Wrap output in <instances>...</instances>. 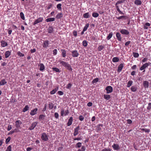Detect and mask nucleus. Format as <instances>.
Returning a JSON list of instances; mask_svg holds the SVG:
<instances>
[{"instance_id": "18", "label": "nucleus", "mask_w": 151, "mask_h": 151, "mask_svg": "<svg viewBox=\"0 0 151 151\" xmlns=\"http://www.w3.org/2000/svg\"><path fill=\"white\" fill-rule=\"evenodd\" d=\"M11 54V51H7L5 53V57L6 58H8Z\"/></svg>"}, {"instance_id": "26", "label": "nucleus", "mask_w": 151, "mask_h": 151, "mask_svg": "<svg viewBox=\"0 0 151 151\" xmlns=\"http://www.w3.org/2000/svg\"><path fill=\"white\" fill-rule=\"evenodd\" d=\"M115 6L116 9L117 11L119 12V13L121 14L124 15V13L122 12L121 11V10H120L119 9V6H117V5H115Z\"/></svg>"}, {"instance_id": "61", "label": "nucleus", "mask_w": 151, "mask_h": 151, "mask_svg": "<svg viewBox=\"0 0 151 151\" xmlns=\"http://www.w3.org/2000/svg\"><path fill=\"white\" fill-rule=\"evenodd\" d=\"M84 119V117L82 115H80L79 116V119L81 121H82Z\"/></svg>"}, {"instance_id": "6", "label": "nucleus", "mask_w": 151, "mask_h": 151, "mask_svg": "<svg viewBox=\"0 0 151 151\" xmlns=\"http://www.w3.org/2000/svg\"><path fill=\"white\" fill-rule=\"evenodd\" d=\"M22 122L20 120H17L15 122V126L17 129H20Z\"/></svg>"}, {"instance_id": "55", "label": "nucleus", "mask_w": 151, "mask_h": 151, "mask_svg": "<svg viewBox=\"0 0 151 151\" xmlns=\"http://www.w3.org/2000/svg\"><path fill=\"white\" fill-rule=\"evenodd\" d=\"M11 139V138L10 137H9L6 139L5 142L6 144L8 143L10 141Z\"/></svg>"}, {"instance_id": "11", "label": "nucleus", "mask_w": 151, "mask_h": 151, "mask_svg": "<svg viewBox=\"0 0 151 151\" xmlns=\"http://www.w3.org/2000/svg\"><path fill=\"white\" fill-rule=\"evenodd\" d=\"M79 130V127L78 126L77 127L74 129V131L73 133L74 136H76L79 133L78 131Z\"/></svg>"}, {"instance_id": "4", "label": "nucleus", "mask_w": 151, "mask_h": 151, "mask_svg": "<svg viewBox=\"0 0 151 151\" xmlns=\"http://www.w3.org/2000/svg\"><path fill=\"white\" fill-rule=\"evenodd\" d=\"M105 90L106 91V93H111L113 90L112 87L111 86H107L105 88Z\"/></svg>"}, {"instance_id": "43", "label": "nucleus", "mask_w": 151, "mask_h": 151, "mask_svg": "<svg viewBox=\"0 0 151 151\" xmlns=\"http://www.w3.org/2000/svg\"><path fill=\"white\" fill-rule=\"evenodd\" d=\"M83 45L85 47H86L88 45L87 42L85 40H83L82 42Z\"/></svg>"}, {"instance_id": "21", "label": "nucleus", "mask_w": 151, "mask_h": 151, "mask_svg": "<svg viewBox=\"0 0 151 151\" xmlns=\"http://www.w3.org/2000/svg\"><path fill=\"white\" fill-rule=\"evenodd\" d=\"M40 68L39 69L40 70L42 71H43L45 68L44 65L43 63H40Z\"/></svg>"}, {"instance_id": "9", "label": "nucleus", "mask_w": 151, "mask_h": 151, "mask_svg": "<svg viewBox=\"0 0 151 151\" xmlns=\"http://www.w3.org/2000/svg\"><path fill=\"white\" fill-rule=\"evenodd\" d=\"M112 147L114 150H118L120 149L119 145L116 144H114L112 146Z\"/></svg>"}, {"instance_id": "13", "label": "nucleus", "mask_w": 151, "mask_h": 151, "mask_svg": "<svg viewBox=\"0 0 151 151\" xmlns=\"http://www.w3.org/2000/svg\"><path fill=\"white\" fill-rule=\"evenodd\" d=\"M124 63H121L118 67L117 71L118 72H120L124 67Z\"/></svg>"}, {"instance_id": "56", "label": "nucleus", "mask_w": 151, "mask_h": 151, "mask_svg": "<svg viewBox=\"0 0 151 151\" xmlns=\"http://www.w3.org/2000/svg\"><path fill=\"white\" fill-rule=\"evenodd\" d=\"M12 147L11 145L9 146L7 148L6 151H11Z\"/></svg>"}, {"instance_id": "16", "label": "nucleus", "mask_w": 151, "mask_h": 151, "mask_svg": "<svg viewBox=\"0 0 151 151\" xmlns=\"http://www.w3.org/2000/svg\"><path fill=\"white\" fill-rule=\"evenodd\" d=\"M49 44V41L48 40L44 41L42 44L43 47L44 48H46L48 46Z\"/></svg>"}, {"instance_id": "46", "label": "nucleus", "mask_w": 151, "mask_h": 151, "mask_svg": "<svg viewBox=\"0 0 151 151\" xmlns=\"http://www.w3.org/2000/svg\"><path fill=\"white\" fill-rule=\"evenodd\" d=\"M90 39L91 40H93L94 41H96L97 40V39L96 37H95L93 36H91L90 37Z\"/></svg>"}, {"instance_id": "15", "label": "nucleus", "mask_w": 151, "mask_h": 151, "mask_svg": "<svg viewBox=\"0 0 151 151\" xmlns=\"http://www.w3.org/2000/svg\"><path fill=\"white\" fill-rule=\"evenodd\" d=\"M116 37L117 40L119 41H121L122 40V38L121 34L119 32H117L116 34Z\"/></svg>"}, {"instance_id": "24", "label": "nucleus", "mask_w": 151, "mask_h": 151, "mask_svg": "<svg viewBox=\"0 0 151 151\" xmlns=\"http://www.w3.org/2000/svg\"><path fill=\"white\" fill-rule=\"evenodd\" d=\"M116 18L118 19H120L122 18L124 19H126L128 18V17L126 16L123 15L116 17Z\"/></svg>"}, {"instance_id": "33", "label": "nucleus", "mask_w": 151, "mask_h": 151, "mask_svg": "<svg viewBox=\"0 0 151 151\" xmlns=\"http://www.w3.org/2000/svg\"><path fill=\"white\" fill-rule=\"evenodd\" d=\"M150 25V24L149 23H146L144 25V28L145 29H147L148 27H149Z\"/></svg>"}, {"instance_id": "35", "label": "nucleus", "mask_w": 151, "mask_h": 151, "mask_svg": "<svg viewBox=\"0 0 151 151\" xmlns=\"http://www.w3.org/2000/svg\"><path fill=\"white\" fill-rule=\"evenodd\" d=\"M104 48V46L102 45H99L98 47V50L99 51H101Z\"/></svg>"}, {"instance_id": "37", "label": "nucleus", "mask_w": 151, "mask_h": 151, "mask_svg": "<svg viewBox=\"0 0 151 151\" xmlns=\"http://www.w3.org/2000/svg\"><path fill=\"white\" fill-rule=\"evenodd\" d=\"M54 104L52 103H50L48 104L49 109L50 110L52 109L54 107Z\"/></svg>"}, {"instance_id": "48", "label": "nucleus", "mask_w": 151, "mask_h": 151, "mask_svg": "<svg viewBox=\"0 0 151 151\" xmlns=\"http://www.w3.org/2000/svg\"><path fill=\"white\" fill-rule=\"evenodd\" d=\"M45 116L43 114L40 115L39 116V119H44L45 117Z\"/></svg>"}, {"instance_id": "49", "label": "nucleus", "mask_w": 151, "mask_h": 151, "mask_svg": "<svg viewBox=\"0 0 151 151\" xmlns=\"http://www.w3.org/2000/svg\"><path fill=\"white\" fill-rule=\"evenodd\" d=\"M61 4H57V8L58 9L60 10H62L61 8Z\"/></svg>"}, {"instance_id": "8", "label": "nucleus", "mask_w": 151, "mask_h": 151, "mask_svg": "<svg viewBox=\"0 0 151 151\" xmlns=\"http://www.w3.org/2000/svg\"><path fill=\"white\" fill-rule=\"evenodd\" d=\"M72 53V56L73 57H77L79 55V53L78 52L77 50H73L71 52Z\"/></svg>"}, {"instance_id": "42", "label": "nucleus", "mask_w": 151, "mask_h": 151, "mask_svg": "<svg viewBox=\"0 0 151 151\" xmlns=\"http://www.w3.org/2000/svg\"><path fill=\"white\" fill-rule=\"evenodd\" d=\"M89 26V24L88 23H87L83 28V31H86L88 27Z\"/></svg>"}, {"instance_id": "64", "label": "nucleus", "mask_w": 151, "mask_h": 151, "mask_svg": "<svg viewBox=\"0 0 151 151\" xmlns=\"http://www.w3.org/2000/svg\"><path fill=\"white\" fill-rule=\"evenodd\" d=\"M111 150L109 149H106V148H105L103 149L102 150V151H111Z\"/></svg>"}, {"instance_id": "63", "label": "nucleus", "mask_w": 151, "mask_h": 151, "mask_svg": "<svg viewBox=\"0 0 151 151\" xmlns=\"http://www.w3.org/2000/svg\"><path fill=\"white\" fill-rule=\"evenodd\" d=\"M55 117L56 119H58L59 117V114L57 112H55L54 114Z\"/></svg>"}, {"instance_id": "19", "label": "nucleus", "mask_w": 151, "mask_h": 151, "mask_svg": "<svg viewBox=\"0 0 151 151\" xmlns=\"http://www.w3.org/2000/svg\"><path fill=\"white\" fill-rule=\"evenodd\" d=\"M37 111V109L35 108L33 109V110H32L30 112V114L32 115H35L36 113V112Z\"/></svg>"}, {"instance_id": "12", "label": "nucleus", "mask_w": 151, "mask_h": 151, "mask_svg": "<svg viewBox=\"0 0 151 151\" xmlns=\"http://www.w3.org/2000/svg\"><path fill=\"white\" fill-rule=\"evenodd\" d=\"M73 121V118L72 117H70L69 119L68 120V121L67 122V125L68 126H70L72 123Z\"/></svg>"}, {"instance_id": "57", "label": "nucleus", "mask_w": 151, "mask_h": 151, "mask_svg": "<svg viewBox=\"0 0 151 151\" xmlns=\"http://www.w3.org/2000/svg\"><path fill=\"white\" fill-rule=\"evenodd\" d=\"M147 109L148 110H150L151 109V103H149L148 104V106L147 107Z\"/></svg>"}, {"instance_id": "40", "label": "nucleus", "mask_w": 151, "mask_h": 151, "mask_svg": "<svg viewBox=\"0 0 151 151\" xmlns=\"http://www.w3.org/2000/svg\"><path fill=\"white\" fill-rule=\"evenodd\" d=\"M92 16L93 17L96 18L99 16V14L97 13L93 12L92 13Z\"/></svg>"}, {"instance_id": "2", "label": "nucleus", "mask_w": 151, "mask_h": 151, "mask_svg": "<svg viewBox=\"0 0 151 151\" xmlns=\"http://www.w3.org/2000/svg\"><path fill=\"white\" fill-rule=\"evenodd\" d=\"M41 138L44 141H47L48 139V136L46 133H44L42 134Z\"/></svg>"}, {"instance_id": "7", "label": "nucleus", "mask_w": 151, "mask_h": 151, "mask_svg": "<svg viewBox=\"0 0 151 151\" xmlns=\"http://www.w3.org/2000/svg\"><path fill=\"white\" fill-rule=\"evenodd\" d=\"M43 20V18L42 17H40L36 19L34 22L33 24L34 25L37 24L40 22H42Z\"/></svg>"}, {"instance_id": "29", "label": "nucleus", "mask_w": 151, "mask_h": 151, "mask_svg": "<svg viewBox=\"0 0 151 151\" xmlns=\"http://www.w3.org/2000/svg\"><path fill=\"white\" fill-rule=\"evenodd\" d=\"M55 20V18H48L46 19L45 20V21L46 22H53Z\"/></svg>"}, {"instance_id": "47", "label": "nucleus", "mask_w": 151, "mask_h": 151, "mask_svg": "<svg viewBox=\"0 0 151 151\" xmlns=\"http://www.w3.org/2000/svg\"><path fill=\"white\" fill-rule=\"evenodd\" d=\"M125 0H121V1H118L116 3V5H117L118 4H120L122 3H124Z\"/></svg>"}, {"instance_id": "52", "label": "nucleus", "mask_w": 151, "mask_h": 151, "mask_svg": "<svg viewBox=\"0 0 151 151\" xmlns=\"http://www.w3.org/2000/svg\"><path fill=\"white\" fill-rule=\"evenodd\" d=\"M99 80V79L98 78H95L93 80L92 83H96Z\"/></svg>"}, {"instance_id": "58", "label": "nucleus", "mask_w": 151, "mask_h": 151, "mask_svg": "<svg viewBox=\"0 0 151 151\" xmlns=\"http://www.w3.org/2000/svg\"><path fill=\"white\" fill-rule=\"evenodd\" d=\"M53 55H56L57 54V50L56 49H54L53 51Z\"/></svg>"}, {"instance_id": "31", "label": "nucleus", "mask_w": 151, "mask_h": 151, "mask_svg": "<svg viewBox=\"0 0 151 151\" xmlns=\"http://www.w3.org/2000/svg\"><path fill=\"white\" fill-rule=\"evenodd\" d=\"M112 61L114 63L118 62L119 61V59L118 57H114L113 58Z\"/></svg>"}, {"instance_id": "14", "label": "nucleus", "mask_w": 151, "mask_h": 151, "mask_svg": "<svg viewBox=\"0 0 151 151\" xmlns=\"http://www.w3.org/2000/svg\"><path fill=\"white\" fill-rule=\"evenodd\" d=\"M143 85L145 88H148L149 83L147 81H143Z\"/></svg>"}, {"instance_id": "53", "label": "nucleus", "mask_w": 151, "mask_h": 151, "mask_svg": "<svg viewBox=\"0 0 151 151\" xmlns=\"http://www.w3.org/2000/svg\"><path fill=\"white\" fill-rule=\"evenodd\" d=\"M28 106L27 105H26L25 106V107L23 109V112H25L26 111H27L28 110Z\"/></svg>"}, {"instance_id": "50", "label": "nucleus", "mask_w": 151, "mask_h": 151, "mask_svg": "<svg viewBox=\"0 0 151 151\" xmlns=\"http://www.w3.org/2000/svg\"><path fill=\"white\" fill-rule=\"evenodd\" d=\"M133 56L136 58H138L139 56V54L137 52H133Z\"/></svg>"}, {"instance_id": "36", "label": "nucleus", "mask_w": 151, "mask_h": 151, "mask_svg": "<svg viewBox=\"0 0 151 151\" xmlns=\"http://www.w3.org/2000/svg\"><path fill=\"white\" fill-rule=\"evenodd\" d=\"M7 82L4 79H3L0 82V86L4 85Z\"/></svg>"}, {"instance_id": "54", "label": "nucleus", "mask_w": 151, "mask_h": 151, "mask_svg": "<svg viewBox=\"0 0 151 151\" xmlns=\"http://www.w3.org/2000/svg\"><path fill=\"white\" fill-rule=\"evenodd\" d=\"M20 16L21 18L23 20L24 19V14L22 12H21L20 13Z\"/></svg>"}, {"instance_id": "30", "label": "nucleus", "mask_w": 151, "mask_h": 151, "mask_svg": "<svg viewBox=\"0 0 151 151\" xmlns=\"http://www.w3.org/2000/svg\"><path fill=\"white\" fill-rule=\"evenodd\" d=\"M62 52V55L63 58H65L66 56V51L64 49L61 50Z\"/></svg>"}, {"instance_id": "28", "label": "nucleus", "mask_w": 151, "mask_h": 151, "mask_svg": "<svg viewBox=\"0 0 151 151\" xmlns=\"http://www.w3.org/2000/svg\"><path fill=\"white\" fill-rule=\"evenodd\" d=\"M47 30L49 33H52L53 31V28L52 26H50L48 27Z\"/></svg>"}, {"instance_id": "23", "label": "nucleus", "mask_w": 151, "mask_h": 151, "mask_svg": "<svg viewBox=\"0 0 151 151\" xmlns=\"http://www.w3.org/2000/svg\"><path fill=\"white\" fill-rule=\"evenodd\" d=\"M91 15L89 14V13L88 12H87L84 14L83 16L84 18H88L90 17Z\"/></svg>"}, {"instance_id": "59", "label": "nucleus", "mask_w": 151, "mask_h": 151, "mask_svg": "<svg viewBox=\"0 0 151 151\" xmlns=\"http://www.w3.org/2000/svg\"><path fill=\"white\" fill-rule=\"evenodd\" d=\"M17 54L19 56L21 57H23L24 55L23 54H22L19 51L17 52Z\"/></svg>"}, {"instance_id": "25", "label": "nucleus", "mask_w": 151, "mask_h": 151, "mask_svg": "<svg viewBox=\"0 0 151 151\" xmlns=\"http://www.w3.org/2000/svg\"><path fill=\"white\" fill-rule=\"evenodd\" d=\"M63 16V14L62 13H58L56 16L55 18L57 19H60Z\"/></svg>"}, {"instance_id": "38", "label": "nucleus", "mask_w": 151, "mask_h": 151, "mask_svg": "<svg viewBox=\"0 0 151 151\" xmlns=\"http://www.w3.org/2000/svg\"><path fill=\"white\" fill-rule=\"evenodd\" d=\"M103 126V124H99L97 126V128L98 131H100L101 130V128L100 127H102Z\"/></svg>"}, {"instance_id": "22", "label": "nucleus", "mask_w": 151, "mask_h": 151, "mask_svg": "<svg viewBox=\"0 0 151 151\" xmlns=\"http://www.w3.org/2000/svg\"><path fill=\"white\" fill-rule=\"evenodd\" d=\"M58 87H57L53 89L50 92V94L52 95L54 94L58 90Z\"/></svg>"}, {"instance_id": "32", "label": "nucleus", "mask_w": 151, "mask_h": 151, "mask_svg": "<svg viewBox=\"0 0 151 151\" xmlns=\"http://www.w3.org/2000/svg\"><path fill=\"white\" fill-rule=\"evenodd\" d=\"M104 99L107 100H109L111 98L110 95L109 94H104Z\"/></svg>"}, {"instance_id": "3", "label": "nucleus", "mask_w": 151, "mask_h": 151, "mask_svg": "<svg viewBox=\"0 0 151 151\" xmlns=\"http://www.w3.org/2000/svg\"><path fill=\"white\" fill-rule=\"evenodd\" d=\"M151 63L150 62H149L148 63H145L140 67V70H144L145 68L147 67Z\"/></svg>"}, {"instance_id": "20", "label": "nucleus", "mask_w": 151, "mask_h": 151, "mask_svg": "<svg viewBox=\"0 0 151 151\" xmlns=\"http://www.w3.org/2000/svg\"><path fill=\"white\" fill-rule=\"evenodd\" d=\"M135 4L137 5H141L142 4V2L140 0H135L134 1Z\"/></svg>"}, {"instance_id": "51", "label": "nucleus", "mask_w": 151, "mask_h": 151, "mask_svg": "<svg viewBox=\"0 0 151 151\" xmlns=\"http://www.w3.org/2000/svg\"><path fill=\"white\" fill-rule=\"evenodd\" d=\"M85 150L86 148L85 147L83 146H82L81 149H78V151H85Z\"/></svg>"}, {"instance_id": "39", "label": "nucleus", "mask_w": 151, "mask_h": 151, "mask_svg": "<svg viewBox=\"0 0 151 151\" xmlns=\"http://www.w3.org/2000/svg\"><path fill=\"white\" fill-rule=\"evenodd\" d=\"M133 83V81H128L127 85V87H130L132 85Z\"/></svg>"}, {"instance_id": "34", "label": "nucleus", "mask_w": 151, "mask_h": 151, "mask_svg": "<svg viewBox=\"0 0 151 151\" xmlns=\"http://www.w3.org/2000/svg\"><path fill=\"white\" fill-rule=\"evenodd\" d=\"M53 71H55L56 72L60 73L61 70L58 68L56 67H53L52 68Z\"/></svg>"}, {"instance_id": "41", "label": "nucleus", "mask_w": 151, "mask_h": 151, "mask_svg": "<svg viewBox=\"0 0 151 151\" xmlns=\"http://www.w3.org/2000/svg\"><path fill=\"white\" fill-rule=\"evenodd\" d=\"M113 34L112 32H110L109 35L107 37V40H110L112 37Z\"/></svg>"}, {"instance_id": "27", "label": "nucleus", "mask_w": 151, "mask_h": 151, "mask_svg": "<svg viewBox=\"0 0 151 151\" xmlns=\"http://www.w3.org/2000/svg\"><path fill=\"white\" fill-rule=\"evenodd\" d=\"M1 45L3 47H4L8 45L7 43L4 40H2L1 42Z\"/></svg>"}, {"instance_id": "5", "label": "nucleus", "mask_w": 151, "mask_h": 151, "mask_svg": "<svg viewBox=\"0 0 151 151\" xmlns=\"http://www.w3.org/2000/svg\"><path fill=\"white\" fill-rule=\"evenodd\" d=\"M69 113V111L68 109L65 110V112L64 109H61V115L63 116L64 115V116H65L68 115Z\"/></svg>"}, {"instance_id": "62", "label": "nucleus", "mask_w": 151, "mask_h": 151, "mask_svg": "<svg viewBox=\"0 0 151 151\" xmlns=\"http://www.w3.org/2000/svg\"><path fill=\"white\" fill-rule=\"evenodd\" d=\"M58 93L59 95L61 96L64 93L61 91H58Z\"/></svg>"}, {"instance_id": "17", "label": "nucleus", "mask_w": 151, "mask_h": 151, "mask_svg": "<svg viewBox=\"0 0 151 151\" xmlns=\"http://www.w3.org/2000/svg\"><path fill=\"white\" fill-rule=\"evenodd\" d=\"M37 124V122H35L33 123L32 124L31 127L29 128V129H30V130H32L34 129V128L36 127Z\"/></svg>"}, {"instance_id": "1", "label": "nucleus", "mask_w": 151, "mask_h": 151, "mask_svg": "<svg viewBox=\"0 0 151 151\" xmlns=\"http://www.w3.org/2000/svg\"><path fill=\"white\" fill-rule=\"evenodd\" d=\"M59 62H60V64H61L62 66L65 67L69 71H72V69L71 66L68 63L63 60H60Z\"/></svg>"}, {"instance_id": "60", "label": "nucleus", "mask_w": 151, "mask_h": 151, "mask_svg": "<svg viewBox=\"0 0 151 151\" xmlns=\"http://www.w3.org/2000/svg\"><path fill=\"white\" fill-rule=\"evenodd\" d=\"M72 86V84L70 83H68L66 86V88L68 89H70Z\"/></svg>"}, {"instance_id": "44", "label": "nucleus", "mask_w": 151, "mask_h": 151, "mask_svg": "<svg viewBox=\"0 0 151 151\" xmlns=\"http://www.w3.org/2000/svg\"><path fill=\"white\" fill-rule=\"evenodd\" d=\"M81 145H82V144H81V143L80 142H78L76 145V148H79L81 146Z\"/></svg>"}, {"instance_id": "10", "label": "nucleus", "mask_w": 151, "mask_h": 151, "mask_svg": "<svg viewBox=\"0 0 151 151\" xmlns=\"http://www.w3.org/2000/svg\"><path fill=\"white\" fill-rule=\"evenodd\" d=\"M120 32L123 35H128L129 34V32L126 29H122L120 30Z\"/></svg>"}, {"instance_id": "45", "label": "nucleus", "mask_w": 151, "mask_h": 151, "mask_svg": "<svg viewBox=\"0 0 151 151\" xmlns=\"http://www.w3.org/2000/svg\"><path fill=\"white\" fill-rule=\"evenodd\" d=\"M131 90L132 92H135L136 91L137 88L136 87L134 86H132L131 88Z\"/></svg>"}]
</instances>
